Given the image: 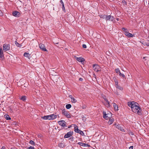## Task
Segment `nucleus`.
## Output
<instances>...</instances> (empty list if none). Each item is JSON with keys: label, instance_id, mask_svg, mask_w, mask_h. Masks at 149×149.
<instances>
[{"label": "nucleus", "instance_id": "f257e3e1", "mask_svg": "<svg viewBox=\"0 0 149 149\" xmlns=\"http://www.w3.org/2000/svg\"><path fill=\"white\" fill-rule=\"evenodd\" d=\"M128 105L130 107L132 111L135 113H138L139 115L141 114V110L139 107L138 104L134 102H128L127 103Z\"/></svg>", "mask_w": 149, "mask_h": 149}, {"label": "nucleus", "instance_id": "f03ea898", "mask_svg": "<svg viewBox=\"0 0 149 149\" xmlns=\"http://www.w3.org/2000/svg\"><path fill=\"white\" fill-rule=\"evenodd\" d=\"M3 50L6 52L10 49V45L9 44H4L3 45Z\"/></svg>", "mask_w": 149, "mask_h": 149}, {"label": "nucleus", "instance_id": "7ed1b4c3", "mask_svg": "<svg viewBox=\"0 0 149 149\" xmlns=\"http://www.w3.org/2000/svg\"><path fill=\"white\" fill-rule=\"evenodd\" d=\"M111 113H108L106 114V112L103 111V117L106 119L107 120L111 118Z\"/></svg>", "mask_w": 149, "mask_h": 149}, {"label": "nucleus", "instance_id": "20e7f679", "mask_svg": "<svg viewBox=\"0 0 149 149\" xmlns=\"http://www.w3.org/2000/svg\"><path fill=\"white\" fill-rule=\"evenodd\" d=\"M62 113L63 115L65 116L67 118H70L71 117L70 113L69 112L66 111L65 109L62 110Z\"/></svg>", "mask_w": 149, "mask_h": 149}, {"label": "nucleus", "instance_id": "39448f33", "mask_svg": "<svg viewBox=\"0 0 149 149\" xmlns=\"http://www.w3.org/2000/svg\"><path fill=\"white\" fill-rule=\"evenodd\" d=\"M93 70L96 72H98V71H100V66L97 64H94L93 65Z\"/></svg>", "mask_w": 149, "mask_h": 149}, {"label": "nucleus", "instance_id": "423d86ee", "mask_svg": "<svg viewBox=\"0 0 149 149\" xmlns=\"http://www.w3.org/2000/svg\"><path fill=\"white\" fill-rule=\"evenodd\" d=\"M74 131L80 134L81 135L83 136L84 135V132L81 131L79 130L77 126H76L74 127Z\"/></svg>", "mask_w": 149, "mask_h": 149}, {"label": "nucleus", "instance_id": "0eeeda50", "mask_svg": "<svg viewBox=\"0 0 149 149\" xmlns=\"http://www.w3.org/2000/svg\"><path fill=\"white\" fill-rule=\"evenodd\" d=\"M58 123L59 125L63 127H67L66 125V122L64 120H61L59 121L58 122Z\"/></svg>", "mask_w": 149, "mask_h": 149}, {"label": "nucleus", "instance_id": "6e6552de", "mask_svg": "<svg viewBox=\"0 0 149 149\" xmlns=\"http://www.w3.org/2000/svg\"><path fill=\"white\" fill-rule=\"evenodd\" d=\"M74 58L79 62H81L82 63H84L85 61V59L81 57H77L76 56H74Z\"/></svg>", "mask_w": 149, "mask_h": 149}, {"label": "nucleus", "instance_id": "1a4fd4ad", "mask_svg": "<svg viewBox=\"0 0 149 149\" xmlns=\"http://www.w3.org/2000/svg\"><path fill=\"white\" fill-rule=\"evenodd\" d=\"M73 131H70L68 132L67 134H66L64 136V138H68L71 136L73 134Z\"/></svg>", "mask_w": 149, "mask_h": 149}, {"label": "nucleus", "instance_id": "9d476101", "mask_svg": "<svg viewBox=\"0 0 149 149\" xmlns=\"http://www.w3.org/2000/svg\"><path fill=\"white\" fill-rule=\"evenodd\" d=\"M39 47L43 51H47V50L46 49L45 45L42 44H40L39 45Z\"/></svg>", "mask_w": 149, "mask_h": 149}, {"label": "nucleus", "instance_id": "9b49d317", "mask_svg": "<svg viewBox=\"0 0 149 149\" xmlns=\"http://www.w3.org/2000/svg\"><path fill=\"white\" fill-rule=\"evenodd\" d=\"M20 15L19 12L16 11L13 12V15L16 17H19L20 16Z\"/></svg>", "mask_w": 149, "mask_h": 149}, {"label": "nucleus", "instance_id": "f8f14e48", "mask_svg": "<svg viewBox=\"0 0 149 149\" xmlns=\"http://www.w3.org/2000/svg\"><path fill=\"white\" fill-rule=\"evenodd\" d=\"M110 19H111V20L112 21L113 19V16H112L110 15L106 16V20L107 21L109 20Z\"/></svg>", "mask_w": 149, "mask_h": 149}, {"label": "nucleus", "instance_id": "ddd939ff", "mask_svg": "<svg viewBox=\"0 0 149 149\" xmlns=\"http://www.w3.org/2000/svg\"><path fill=\"white\" fill-rule=\"evenodd\" d=\"M125 34L129 38L132 37L133 36L132 34L129 33L127 31H125Z\"/></svg>", "mask_w": 149, "mask_h": 149}, {"label": "nucleus", "instance_id": "4468645a", "mask_svg": "<svg viewBox=\"0 0 149 149\" xmlns=\"http://www.w3.org/2000/svg\"><path fill=\"white\" fill-rule=\"evenodd\" d=\"M50 116V120H53L57 118V116L54 114H52L49 115Z\"/></svg>", "mask_w": 149, "mask_h": 149}, {"label": "nucleus", "instance_id": "2eb2a0df", "mask_svg": "<svg viewBox=\"0 0 149 149\" xmlns=\"http://www.w3.org/2000/svg\"><path fill=\"white\" fill-rule=\"evenodd\" d=\"M4 57L3 50L1 47H0V58H2Z\"/></svg>", "mask_w": 149, "mask_h": 149}, {"label": "nucleus", "instance_id": "dca6fc26", "mask_svg": "<svg viewBox=\"0 0 149 149\" xmlns=\"http://www.w3.org/2000/svg\"><path fill=\"white\" fill-rule=\"evenodd\" d=\"M19 99L22 101L25 102L26 100V96H23L19 97Z\"/></svg>", "mask_w": 149, "mask_h": 149}, {"label": "nucleus", "instance_id": "f3484780", "mask_svg": "<svg viewBox=\"0 0 149 149\" xmlns=\"http://www.w3.org/2000/svg\"><path fill=\"white\" fill-rule=\"evenodd\" d=\"M24 56L28 58L29 59L30 58V55L28 53L25 52L24 54Z\"/></svg>", "mask_w": 149, "mask_h": 149}, {"label": "nucleus", "instance_id": "a211bd4d", "mask_svg": "<svg viewBox=\"0 0 149 149\" xmlns=\"http://www.w3.org/2000/svg\"><path fill=\"white\" fill-rule=\"evenodd\" d=\"M50 116L49 115L47 116H44L42 117L41 118L43 120H50Z\"/></svg>", "mask_w": 149, "mask_h": 149}, {"label": "nucleus", "instance_id": "6ab92c4d", "mask_svg": "<svg viewBox=\"0 0 149 149\" xmlns=\"http://www.w3.org/2000/svg\"><path fill=\"white\" fill-rule=\"evenodd\" d=\"M78 144H79L80 146H89L88 144L85 143H83L81 142H79L78 143Z\"/></svg>", "mask_w": 149, "mask_h": 149}, {"label": "nucleus", "instance_id": "aec40b11", "mask_svg": "<svg viewBox=\"0 0 149 149\" xmlns=\"http://www.w3.org/2000/svg\"><path fill=\"white\" fill-rule=\"evenodd\" d=\"M114 119L113 118H111L109 119V120L108 122V123L109 125L112 124L114 121Z\"/></svg>", "mask_w": 149, "mask_h": 149}, {"label": "nucleus", "instance_id": "412c9836", "mask_svg": "<svg viewBox=\"0 0 149 149\" xmlns=\"http://www.w3.org/2000/svg\"><path fill=\"white\" fill-rule=\"evenodd\" d=\"M113 106L115 111H118V107L116 103H113Z\"/></svg>", "mask_w": 149, "mask_h": 149}, {"label": "nucleus", "instance_id": "4be33fe9", "mask_svg": "<svg viewBox=\"0 0 149 149\" xmlns=\"http://www.w3.org/2000/svg\"><path fill=\"white\" fill-rule=\"evenodd\" d=\"M107 104H104V105H105L106 107H110V104L111 103V102H110L109 101L108 102H107Z\"/></svg>", "mask_w": 149, "mask_h": 149}, {"label": "nucleus", "instance_id": "5701e85b", "mask_svg": "<svg viewBox=\"0 0 149 149\" xmlns=\"http://www.w3.org/2000/svg\"><path fill=\"white\" fill-rule=\"evenodd\" d=\"M15 44L18 47H22V45L21 44H20L19 43H18L16 41H15Z\"/></svg>", "mask_w": 149, "mask_h": 149}, {"label": "nucleus", "instance_id": "b1692460", "mask_svg": "<svg viewBox=\"0 0 149 149\" xmlns=\"http://www.w3.org/2000/svg\"><path fill=\"white\" fill-rule=\"evenodd\" d=\"M58 146L60 148H63L64 147V145L63 143H60L58 144Z\"/></svg>", "mask_w": 149, "mask_h": 149}, {"label": "nucleus", "instance_id": "393cba45", "mask_svg": "<svg viewBox=\"0 0 149 149\" xmlns=\"http://www.w3.org/2000/svg\"><path fill=\"white\" fill-rule=\"evenodd\" d=\"M114 81L115 82V85L116 86L118 85V81L116 78H115L114 79Z\"/></svg>", "mask_w": 149, "mask_h": 149}, {"label": "nucleus", "instance_id": "a878e982", "mask_svg": "<svg viewBox=\"0 0 149 149\" xmlns=\"http://www.w3.org/2000/svg\"><path fill=\"white\" fill-rule=\"evenodd\" d=\"M71 105L70 104H67L66 105V108L67 109H69L71 108Z\"/></svg>", "mask_w": 149, "mask_h": 149}, {"label": "nucleus", "instance_id": "bb28decb", "mask_svg": "<svg viewBox=\"0 0 149 149\" xmlns=\"http://www.w3.org/2000/svg\"><path fill=\"white\" fill-rule=\"evenodd\" d=\"M116 127L118 129L120 130L121 131H122V127L120 126V125H117L116 126Z\"/></svg>", "mask_w": 149, "mask_h": 149}, {"label": "nucleus", "instance_id": "cd10ccee", "mask_svg": "<svg viewBox=\"0 0 149 149\" xmlns=\"http://www.w3.org/2000/svg\"><path fill=\"white\" fill-rule=\"evenodd\" d=\"M71 102L73 103H75L77 102V100L74 99V98L73 97L71 99Z\"/></svg>", "mask_w": 149, "mask_h": 149}, {"label": "nucleus", "instance_id": "c85d7f7f", "mask_svg": "<svg viewBox=\"0 0 149 149\" xmlns=\"http://www.w3.org/2000/svg\"><path fill=\"white\" fill-rule=\"evenodd\" d=\"M116 88L120 90H122L123 89V88L122 87L120 86H119L118 85H117L116 86Z\"/></svg>", "mask_w": 149, "mask_h": 149}, {"label": "nucleus", "instance_id": "c756f323", "mask_svg": "<svg viewBox=\"0 0 149 149\" xmlns=\"http://www.w3.org/2000/svg\"><path fill=\"white\" fill-rule=\"evenodd\" d=\"M5 119L7 120H10L11 119V118L9 116L7 115L5 117Z\"/></svg>", "mask_w": 149, "mask_h": 149}, {"label": "nucleus", "instance_id": "7c9ffc66", "mask_svg": "<svg viewBox=\"0 0 149 149\" xmlns=\"http://www.w3.org/2000/svg\"><path fill=\"white\" fill-rule=\"evenodd\" d=\"M115 71H116V72L117 73H119V74L120 72V70L119 68L116 69L115 70Z\"/></svg>", "mask_w": 149, "mask_h": 149}, {"label": "nucleus", "instance_id": "2f4dec72", "mask_svg": "<svg viewBox=\"0 0 149 149\" xmlns=\"http://www.w3.org/2000/svg\"><path fill=\"white\" fill-rule=\"evenodd\" d=\"M119 76L121 77H122L123 78L125 77V75L121 73V72H120L119 73Z\"/></svg>", "mask_w": 149, "mask_h": 149}, {"label": "nucleus", "instance_id": "473e14b6", "mask_svg": "<svg viewBox=\"0 0 149 149\" xmlns=\"http://www.w3.org/2000/svg\"><path fill=\"white\" fill-rule=\"evenodd\" d=\"M29 143L32 145H35V142L34 141H33L32 140H31L29 142Z\"/></svg>", "mask_w": 149, "mask_h": 149}, {"label": "nucleus", "instance_id": "72a5a7b5", "mask_svg": "<svg viewBox=\"0 0 149 149\" xmlns=\"http://www.w3.org/2000/svg\"><path fill=\"white\" fill-rule=\"evenodd\" d=\"M62 6V10L64 12H65V10L64 7V4H63Z\"/></svg>", "mask_w": 149, "mask_h": 149}, {"label": "nucleus", "instance_id": "f704fd0d", "mask_svg": "<svg viewBox=\"0 0 149 149\" xmlns=\"http://www.w3.org/2000/svg\"><path fill=\"white\" fill-rule=\"evenodd\" d=\"M106 15H102L100 16V18H102L103 19H104L105 18L106 19Z\"/></svg>", "mask_w": 149, "mask_h": 149}, {"label": "nucleus", "instance_id": "c9c22d12", "mask_svg": "<svg viewBox=\"0 0 149 149\" xmlns=\"http://www.w3.org/2000/svg\"><path fill=\"white\" fill-rule=\"evenodd\" d=\"M122 29L123 31H125V32L127 30V29L125 28H122Z\"/></svg>", "mask_w": 149, "mask_h": 149}, {"label": "nucleus", "instance_id": "e433bc0d", "mask_svg": "<svg viewBox=\"0 0 149 149\" xmlns=\"http://www.w3.org/2000/svg\"><path fill=\"white\" fill-rule=\"evenodd\" d=\"M103 98L104 99V100H105V101H106V102H108V101H109L108 100H107V99L106 98V96H104V97Z\"/></svg>", "mask_w": 149, "mask_h": 149}, {"label": "nucleus", "instance_id": "4c0bfd02", "mask_svg": "<svg viewBox=\"0 0 149 149\" xmlns=\"http://www.w3.org/2000/svg\"><path fill=\"white\" fill-rule=\"evenodd\" d=\"M28 149H35V148L34 147H32V146H30L28 148Z\"/></svg>", "mask_w": 149, "mask_h": 149}, {"label": "nucleus", "instance_id": "58836bf2", "mask_svg": "<svg viewBox=\"0 0 149 149\" xmlns=\"http://www.w3.org/2000/svg\"><path fill=\"white\" fill-rule=\"evenodd\" d=\"M82 47L86 49V46L85 44H83L82 45Z\"/></svg>", "mask_w": 149, "mask_h": 149}, {"label": "nucleus", "instance_id": "ea45409f", "mask_svg": "<svg viewBox=\"0 0 149 149\" xmlns=\"http://www.w3.org/2000/svg\"><path fill=\"white\" fill-rule=\"evenodd\" d=\"M3 14L2 11L0 10V16H1L3 15Z\"/></svg>", "mask_w": 149, "mask_h": 149}, {"label": "nucleus", "instance_id": "a19ab883", "mask_svg": "<svg viewBox=\"0 0 149 149\" xmlns=\"http://www.w3.org/2000/svg\"><path fill=\"white\" fill-rule=\"evenodd\" d=\"M145 44L148 46H149V42H145Z\"/></svg>", "mask_w": 149, "mask_h": 149}, {"label": "nucleus", "instance_id": "79ce46f5", "mask_svg": "<svg viewBox=\"0 0 149 149\" xmlns=\"http://www.w3.org/2000/svg\"><path fill=\"white\" fill-rule=\"evenodd\" d=\"M60 2L61 3V4H60V5L61 6V4L62 5L63 4H64V3L63 2V1H60Z\"/></svg>", "mask_w": 149, "mask_h": 149}, {"label": "nucleus", "instance_id": "37998d69", "mask_svg": "<svg viewBox=\"0 0 149 149\" xmlns=\"http://www.w3.org/2000/svg\"><path fill=\"white\" fill-rule=\"evenodd\" d=\"M129 149H133V146H131L129 148Z\"/></svg>", "mask_w": 149, "mask_h": 149}, {"label": "nucleus", "instance_id": "c03bdc74", "mask_svg": "<svg viewBox=\"0 0 149 149\" xmlns=\"http://www.w3.org/2000/svg\"><path fill=\"white\" fill-rule=\"evenodd\" d=\"M69 97L71 99L73 97L71 95H70L69 96Z\"/></svg>", "mask_w": 149, "mask_h": 149}, {"label": "nucleus", "instance_id": "a18cd8bd", "mask_svg": "<svg viewBox=\"0 0 149 149\" xmlns=\"http://www.w3.org/2000/svg\"><path fill=\"white\" fill-rule=\"evenodd\" d=\"M1 149H6V148L4 146H3Z\"/></svg>", "mask_w": 149, "mask_h": 149}, {"label": "nucleus", "instance_id": "49530a36", "mask_svg": "<svg viewBox=\"0 0 149 149\" xmlns=\"http://www.w3.org/2000/svg\"><path fill=\"white\" fill-rule=\"evenodd\" d=\"M82 80L83 79L81 78H80L79 79V80L80 81H82Z\"/></svg>", "mask_w": 149, "mask_h": 149}, {"label": "nucleus", "instance_id": "de8ad7c7", "mask_svg": "<svg viewBox=\"0 0 149 149\" xmlns=\"http://www.w3.org/2000/svg\"><path fill=\"white\" fill-rule=\"evenodd\" d=\"M113 100V99L112 98H111L110 101H111L112 102V101Z\"/></svg>", "mask_w": 149, "mask_h": 149}, {"label": "nucleus", "instance_id": "09e8293b", "mask_svg": "<svg viewBox=\"0 0 149 149\" xmlns=\"http://www.w3.org/2000/svg\"><path fill=\"white\" fill-rule=\"evenodd\" d=\"M116 19V20L117 21H118L119 20V18H117Z\"/></svg>", "mask_w": 149, "mask_h": 149}, {"label": "nucleus", "instance_id": "8fccbe9b", "mask_svg": "<svg viewBox=\"0 0 149 149\" xmlns=\"http://www.w3.org/2000/svg\"><path fill=\"white\" fill-rule=\"evenodd\" d=\"M55 43L56 44H58L59 43L58 42H57Z\"/></svg>", "mask_w": 149, "mask_h": 149}, {"label": "nucleus", "instance_id": "3c124183", "mask_svg": "<svg viewBox=\"0 0 149 149\" xmlns=\"http://www.w3.org/2000/svg\"><path fill=\"white\" fill-rule=\"evenodd\" d=\"M59 0L60 1H62V0Z\"/></svg>", "mask_w": 149, "mask_h": 149}, {"label": "nucleus", "instance_id": "603ef678", "mask_svg": "<svg viewBox=\"0 0 149 149\" xmlns=\"http://www.w3.org/2000/svg\"><path fill=\"white\" fill-rule=\"evenodd\" d=\"M124 3H126V2H125V1H124Z\"/></svg>", "mask_w": 149, "mask_h": 149}, {"label": "nucleus", "instance_id": "864d4df0", "mask_svg": "<svg viewBox=\"0 0 149 149\" xmlns=\"http://www.w3.org/2000/svg\"><path fill=\"white\" fill-rule=\"evenodd\" d=\"M124 3H126V2H125V1H124Z\"/></svg>", "mask_w": 149, "mask_h": 149}, {"label": "nucleus", "instance_id": "5fc2aeb1", "mask_svg": "<svg viewBox=\"0 0 149 149\" xmlns=\"http://www.w3.org/2000/svg\"><path fill=\"white\" fill-rule=\"evenodd\" d=\"M70 127H68V128H70Z\"/></svg>", "mask_w": 149, "mask_h": 149}]
</instances>
